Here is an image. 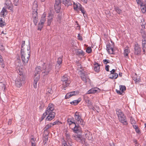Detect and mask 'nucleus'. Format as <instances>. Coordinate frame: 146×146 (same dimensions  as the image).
Listing matches in <instances>:
<instances>
[{
  "label": "nucleus",
  "instance_id": "4c0bfd02",
  "mask_svg": "<svg viewBox=\"0 0 146 146\" xmlns=\"http://www.w3.org/2000/svg\"><path fill=\"white\" fill-rule=\"evenodd\" d=\"M32 16L33 18H38V16L37 11H33Z\"/></svg>",
  "mask_w": 146,
  "mask_h": 146
},
{
  "label": "nucleus",
  "instance_id": "cd10ccee",
  "mask_svg": "<svg viewBox=\"0 0 146 146\" xmlns=\"http://www.w3.org/2000/svg\"><path fill=\"white\" fill-rule=\"evenodd\" d=\"M84 100L86 103L87 104L89 105L90 104V99L86 96V94H85L84 96Z\"/></svg>",
  "mask_w": 146,
  "mask_h": 146
},
{
  "label": "nucleus",
  "instance_id": "a211bd4d",
  "mask_svg": "<svg viewBox=\"0 0 146 146\" xmlns=\"http://www.w3.org/2000/svg\"><path fill=\"white\" fill-rule=\"evenodd\" d=\"M94 70L96 72L98 73L100 71V64H99L96 62H94Z\"/></svg>",
  "mask_w": 146,
  "mask_h": 146
},
{
  "label": "nucleus",
  "instance_id": "37998d69",
  "mask_svg": "<svg viewBox=\"0 0 146 146\" xmlns=\"http://www.w3.org/2000/svg\"><path fill=\"white\" fill-rule=\"evenodd\" d=\"M51 110V109H50V108L47 107L45 111V113L50 114V113H52V112H55Z\"/></svg>",
  "mask_w": 146,
  "mask_h": 146
},
{
  "label": "nucleus",
  "instance_id": "13d9d810",
  "mask_svg": "<svg viewBox=\"0 0 146 146\" xmlns=\"http://www.w3.org/2000/svg\"><path fill=\"white\" fill-rule=\"evenodd\" d=\"M22 70V69L21 68V69H19V73L18 71H17V72L19 73V76H20V75L23 76V73L21 71Z\"/></svg>",
  "mask_w": 146,
  "mask_h": 146
},
{
  "label": "nucleus",
  "instance_id": "c9c22d12",
  "mask_svg": "<svg viewBox=\"0 0 146 146\" xmlns=\"http://www.w3.org/2000/svg\"><path fill=\"white\" fill-rule=\"evenodd\" d=\"M119 89L122 92H123L126 90V87L124 85H120L119 86Z\"/></svg>",
  "mask_w": 146,
  "mask_h": 146
},
{
  "label": "nucleus",
  "instance_id": "b1692460",
  "mask_svg": "<svg viewBox=\"0 0 146 146\" xmlns=\"http://www.w3.org/2000/svg\"><path fill=\"white\" fill-rule=\"evenodd\" d=\"M62 146H72V143L68 142V143L64 139H62Z\"/></svg>",
  "mask_w": 146,
  "mask_h": 146
},
{
  "label": "nucleus",
  "instance_id": "052dcab7",
  "mask_svg": "<svg viewBox=\"0 0 146 146\" xmlns=\"http://www.w3.org/2000/svg\"><path fill=\"white\" fill-rule=\"evenodd\" d=\"M108 53L110 54H114V50L113 48L112 49H111L108 52Z\"/></svg>",
  "mask_w": 146,
  "mask_h": 146
},
{
  "label": "nucleus",
  "instance_id": "58836bf2",
  "mask_svg": "<svg viewBox=\"0 0 146 146\" xmlns=\"http://www.w3.org/2000/svg\"><path fill=\"white\" fill-rule=\"evenodd\" d=\"M2 18H0V26L1 27H3L6 25L5 23L2 20Z\"/></svg>",
  "mask_w": 146,
  "mask_h": 146
},
{
  "label": "nucleus",
  "instance_id": "7c9ffc66",
  "mask_svg": "<svg viewBox=\"0 0 146 146\" xmlns=\"http://www.w3.org/2000/svg\"><path fill=\"white\" fill-rule=\"evenodd\" d=\"M110 76L109 78H110L112 79H116L118 77V74L116 73L111 74H110Z\"/></svg>",
  "mask_w": 146,
  "mask_h": 146
},
{
  "label": "nucleus",
  "instance_id": "aec40b11",
  "mask_svg": "<svg viewBox=\"0 0 146 146\" xmlns=\"http://www.w3.org/2000/svg\"><path fill=\"white\" fill-rule=\"evenodd\" d=\"M99 88H92L91 89L89 90L87 94H94L97 93L98 91L99 90Z\"/></svg>",
  "mask_w": 146,
  "mask_h": 146
},
{
  "label": "nucleus",
  "instance_id": "603ef678",
  "mask_svg": "<svg viewBox=\"0 0 146 146\" xmlns=\"http://www.w3.org/2000/svg\"><path fill=\"white\" fill-rule=\"evenodd\" d=\"M62 65L60 64H56V65L55 69H60V68L61 67Z\"/></svg>",
  "mask_w": 146,
  "mask_h": 146
},
{
  "label": "nucleus",
  "instance_id": "864d4df0",
  "mask_svg": "<svg viewBox=\"0 0 146 146\" xmlns=\"http://www.w3.org/2000/svg\"><path fill=\"white\" fill-rule=\"evenodd\" d=\"M71 1L72 2V3H73L74 4V10H77L79 6L78 5H75L74 2H73L72 1Z\"/></svg>",
  "mask_w": 146,
  "mask_h": 146
},
{
  "label": "nucleus",
  "instance_id": "c03bdc74",
  "mask_svg": "<svg viewBox=\"0 0 146 146\" xmlns=\"http://www.w3.org/2000/svg\"><path fill=\"white\" fill-rule=\"evenodd\" d=\"M115 11L118 14H119L121 13L122 11L118 7H116L115 8Z\"/></svg>",
  "mask_w": 146,
  "mask_h": 146
},
{
  "label": "nucleus",
  "instance_id": "8fccbe9b",
  "mask_svg": "<svg viewBox=\"0 0 146 146\" xmlns=\"http://www.w3.org/2000/svg\"><path fill=\"white\" fill-rule=\"evenodd\" d=\"M25 45V41H23L22 42L21 44V50H23V51H24V48H23L24 46Z\"/></svg>",
  "mask_w": 146,
  "mask_h": 146
},
{
  "label": "nucleus",
  "instance_id": "bb28decb",
  "mask_svg": "<svg viewBox=\"0 0 146 146\" xmlns=\"http://www.w3.org/2000/svg\"><path fill=\"white\" fill-rule=\"evenodd\" d=\"M38 6L37 2L35 0L34 2V4L33 6V11H37Z\"/></svg>",
  "mask_w": 146,
  "mask_h": 146
},
{
  "label": "nucleus",
  "instance_id": "de8ad7c7",
  "mask_svg": "<svg viewBox=\"0 0 146 146\" xmlns=\"http://www.w3.org/2000/svg\"><path fill=\"white\" fill-rule=\"evenodd\" d=\"M47 107L50 108V109H51V110L53 111H54V105L50 103Z\"/></svg>",
  "mask_w": 146,
  "mask_h": 146
},
{
  "label": "nucleus",
  "instance_id": "4d7b16f0",
  "mask_svg": "<svg viewBox=\"0 0 146 146\" xmlns=\"http://www.w3.org/2000/svg\"><path fill=\"white\" fill-rule=\"evenodd\" d=\"M33 19L34 23L35 25H36L38 22V18H33Z\"/></svg>",
  "mask_w": 146,
  "mask_h": 146
},
{
  "label": "nucleus",
  "instance_id": "680f3d73",
  "mask_svg": "<svg viewBox=\"0 0 146 146\" xmlns=\"http://www.w3.org/2000/svg\"><path fill=\"white\" fill-rule=\"evenodd\" d=\"M109 61V60H107L106 59L103 60V62L104 64H107L110 62Z\"/></svg>",
  "mask_w": 146,
  "mask_h": 146
},
{
  "label": "nucleus",
  "instance_id": "f257e3e1",
  "mask_svg": "<svg viewBox=\"0 0 146 146\" xmlns=\"http://www.w3.org/2000/svg\"><path fill=\"white\" fill-rule=\"evenodd\" d=\"M72 2L70 0H55L54 7L56 13H58L60 12V3L64 4L66 6H69L71 5Z\"/></svg>",
  "mask_w": 146,
  "mask_h": 146
},
{
  "label": "nucleus",
  "instance_id": "9b49d317",
  "mask_svg": "<svg viewBox=\"0 0 146 146\" xmlns=\"http://www.w3.org/2000/svg\"><path fill=\"white\" fill-rule=\"evenodd\" d=\"M118 118L119 121L123 125H127L128 124L126 117L124 115L120 116Z\"/></svg>",
  "mask_w": 146,
  "mask_h": 146
},
{
  "label": "nucleus",
  "instance_id": "39448f33",
  "mask_svg": "<svg viewBox=\"0 0 146 146\" xmlns=\"http://www.w3.org/2000/svg\"><path fill=\"white\" fill-rule=\"evenodd\" d=\"M62 87L64 90L66 87L68 86L70 83V81L69 80V77L66 75H65L62 76L61 80Z\"/></svg>",
  "mask_w": 146,
  "mask_h": 146
},
{
  "label": "nucleus",
  "instance_id": "338daca9",
  "mask_svg": "<svg viewBox=\"0 0 146 146\" xmlns=\"http://www.w3.org/2000/svg\"><path fill=\"white\" fill-rule=\"evenodd\" d=\"M92 138V135L91 134H89V137H88V139L89 140H91Z\"/></svg>",
  "mask_w": 146,
  "mask_h": 146
},
{
  "label": "nucleus",
  "instance_id": "dca6fc26",
  "mask_svg": "<svg viewBox=\"0 0 146 146\" xmlns=\"http://www.w3.org/2000/svg\"><path fill=\"white\" fill-rule=\"evenodd\" d=\"M48 115L45 119L46 121H49L52 120L54 118L56 113L55 112H52L50 114H48Z\"/></svg>",
  "mask_w": 146,
  "mask_h": 146
},
{
  "label": "nucleus",
  "instance_id": "20e7f679",
  "mask_svg": "<svg viewBox=\"0 0 146 146\" xmlns=\"http://www.w3.org/2000/svg\"><path fill=\"white\" fill-rule=\"evenodd\" d=\"M45 63L42 66V69L41 70L42 73L44 74V75H47L49 73H50L52 69V66L50 64H46L45 66Z\"/></svg>",
  "mask_w": 146,
  "mask_h": 146
},
{
  "label": "nucleus",
  "instance_id": "e2e57ef3",
  "mask_svg": "<svg viewBox=\"0 0 146 146\" xmlns=\"http://www.w3.org/2000/svg\"><path fill=\"white\" fill-rule=\"evenodd\" d=\"M52 21V20H47V23L48 25L50 26Z\"/></svg>",
  "mask_w": 146,
  "mask_h": 146
},
{
  "label": "nucleus",
  "instance_id": "4468645a",
  "mask_svg": "<svg viewBox=\"0 0 146 146\" xmlns=\"http://www.w3.org/2000/svg\"><path fill=\"white\" fill-rule=\"evenodd\" d=\"M78 91H75L68 93L66 95L65 98L66 99H68L71 96H75L78 94Z\"/></svg>",
  "mask_w": 146,
  "mask_h": 146
},
{
  "label": "nucleus",
  "instance_id": "6e6552de",
  "mask_svg": "<svg viewBox=\"0 0 146 146\" xmlns=\"http://www.w3.org/2000/svg\"><path fill=\"white\" fill-rule=\"evenodd\" d=\"M46 21V16L43 15V16L41 17L40 22L38 25V30H41L43 27V24Z\"/></svg>",
  "mask_w": 146,
  "mask_h": 146
},
{
  "label": "nucleus",
  "instance_id": "3c124183",
  "mask_svg": "<svg viewBox=\"0 0 146 146\" xmlns=\"http://www.w3.org/2000/svg\"><path fill=\"white\" fill-rule=\"evenodd\" d=\"M92 51V49L90 47H88L87 48L86 51L88 53H90Z\"/></svg>",
  "mask_w": 146,
  "mask_h": 146
},
{
  "label": "nucleus",
  "instance_id": "f3484780",
  "mask_svg": "<svg viewBox=\"0 0 146 146\" xmlns=\"http://www.w3.org/2000/svg\"><path fill=\"white\" fill-rule=\"evenodd\" d=\"M41 71V70L40 67L38 66L36 67L35 70V74L34 75V77H38V75L39 77H40V73Z\"/></svg>",
  "mask_w": 146,
  "mask_h": 146
},
{
  "label": "nucleus",
  "instance_id": "bf43d9fd",
  "mask_svg": "<svg viewBox=\"0 0 146 146\" xmlns=\"http://www.w3.org/2000/svg\"><path fill=\"white\" fill-rule=\"evenodd\" d=\"M19 0H14V4L15 6H17L18 4Z\"/></svg>",
  "mask_w": 146,
  "mask_h": 146
},
{
  "label": "nucleus",
  "instance_id": "a878e982",
  "mask_svg": "<svg viewBox=\"0 0 146 146\" xmlns=\"http://www.w3.org/2000/svg\"><path fill=\"white\" fill-rule=\"evenodd\" d=\"M116 114L118 116V117L120 116H121L124 115L123 111L117 108L116 110Z\"/></svg>",
  "mask_w": 146,
  "mask_h": 146
},
{
  "label": "nucleus",
  "instance_id": "f8f14e48",
  "mask_svg": "<svg viewBox=\"0 0 146 146\" xmlns=\"http://www.w3.org/2000/svg\"><path fill=\"white\" fill-rule=\"evenodd\" d=\"M79 125L76 124L73 126L74 127L72 128V129L75 133H78L81 131V128Z\"/></svg>",
  "mask_w": 146,
  "mask_h": 146
},
{
  "label": "nucleus",
  "instance_id": "774afa93",
  "mask_svg": "<svg viewBox=\"0 0 146 146\" xmlns=\"http://www.w3.org/2000/svg\"><path fill=\"white\" fill-rule=\"evenodd\" d=\"M0 50L2 51H3L4 50V48L2 45H0Z\"/></svg>",
  "mask_w": 146,
  "mask_h": 146
},
{
  "label": "nucleus",
  "instance_id": "2eb2a0df",
  "mask_svg": "<svg viewBox=\"0 0 146 146\" xmlns=\"http://www.w3.org/2000/svg\"><path fill=\"white\" fill-rule=\"evenodd\" d=\"M52 127L51 124L50 123L47 124L44 128V133L46 135H48L49 131L48 129Z\"/></svg>",
  "mask_w": 146,
  "mask_h": 146
},
{
  "label": "nucleus",
  "instance_id": "a18cd8bd",
  "mask_svg": "<svg viewBox=\"0 0 146 146\" xmlns=\"http://www.w3.org/2000/svg\"><path fill=\"white\" fill-rule=\"evenodd\" d=\"M53 14L50 13H49L48 14V20H52L53 18Z\"/></svg>",
  "mask_w": 146,
  "mask_h": 146
},
{
  "label": "nucleus",
  "instance_id": "5701e85b",
  "mask_svg": "<svg viewBox=\"0 0 146 146\" xmlns=\"http://www.w3.org/2000/svg\"><path fill=\"white\" fill-rule=\"evenodd\" d=\"M142 49L143 52L145 53L146 51V40L145 39H142Z\"/></svg>",
  "mask_w": 146,
  "mask_h": 146
},
{
  "label": "nucleus",
  "instance_id": "49530a36",
  "mask_svg": "<svg viewBox=\"0 0 146 146\" xmlns=\"http://www.w3.org/2000/svg\"><path fill=\"white\" fill-rule=\"evenodd\" d=\"M62 57H59L57 60V64H60L62 65Z\"/></svg>",
  "mask_w": 146,
  "mask_h": 146
},
{
  "label": "nucleus",
  "instance_id": "f03ea898",
  "mask_svg": "<svg viewBox=\"0 0 146 146\" xmlns=\"http://www.w3.org/2000/svg\"><path fill=\"white\" fill-rule=\"evenodd\" d=\"M30 46L27 49V52L26 53L25 51H23V50H21V56L23 64L25 66L28 62L30 57Z\"/></svg>",
  "mask_w": 146,
  "mask_h": 146
},
{
  "label": "nucleus",
  "instance_id": "4be33fe9",
  "mask_svg": "<svg viewBox=\"0 0 146 146\" xmlns=\"http://www.w3.org/2000/svg\"><path fill=\"white\" fill-rule=\"evenodd\" d=\"M5 4L6 5V7L8 9L12 10L13 9L11 7V2L10 0H6L5 2Z\"/></svg>",
  "mask_w": 146,
  "mask_h": 146
},
{
  "label": "nucleus",
  "instance_id": "9d476101",
  "mask_svg": "<svg viewBox=\"0 0 146 146\" xmlns=\"http://www.w3.org/2000/svg\"><path fill=\"white\" fill-rule=\"evenodd\" d=\"M134 50V53L135 55H137L140 54L141 52V49L138 43L135 44Z\"/></svg>",
  "mask_w": 146,
  "mask_h": 146
},
{
  "label": "nucleus",
  "instance_id": "6ab92c4d",
  "mask_svg": "<svg viewBox=\"0 0 146 146\" xmlns=\"http://www.w3.org/2000/svg\"><path fill=\"white\" fill-rule=\"evenodd\" d=\"M130 52V50L128 47L124 50L123 55L124 57L125 58L127 59L129 58V54Z\"/></svg>",
  "mask_w": 146,
  "mask_h": 146
},
{
  "label": "nucleus",
  "instance_id": "72a5a7b5",
  "mask_svg": "<svg viewBox=\"0 0 146 146\" xmlns=\"http://www.w3.org/2000/svg\"><path fill=\"white\" fill-rule=\"evenodd\" d=\"M133 80L136 82H140V79L138 78L137 74H135V75L133 77Z\"/></svg>",
  "mask_w": 146,
  "mask_h": 146
},
{
  "label": "nucleus",
  "instance_id": "e433bc0d",
  "mask_svg": "<svg viewBox=\"0 0 146 146\" xmlns=\"http://www.w3.org/2000/svg\"><path fill=\"white\" fill-rule=\"evenodd\" d=\"M43 135L44 136L43 138V142L44 143V144H45L46 143L48 140V135H46V134H44V133Z\"/></svg>",
  "mask_w": 146,
  "mask_h": 146
},
{
  "label": "nucleus",
  "instance_id": "7ed1b4c3",
  "mask_svg": "<svg viewBox=\"0 0 146 146\" xmlns=\"http://www.w3.org/2000/svg\"><path fill=\"white\" fill-rule=\"evenodd\" d=\"M82 117V114L80 112L77 111L75 112L74 115V117L76 124L82 125H84V123Z\"/></svg>",
  "mask_w": 146,
  "mask_h": 146
},
{
  "label": "nucleus",
  "instance_id": "69168bd1",
  "mask_svg": "<svg viewBox=\"0 0 146 146\" xmlns=\"http://www.w3.org/2000/svg\"><path fill=\"white\" fill-rule=\"evenodd\" d=\"M116 91L118 94H119V95L122 94V92H121V91H120L119 90H117L116 89Z\"/></svg>",
  "mask_w": 146,
  "mask_h": 146
},
{
  "label": "nucleus",
  "instance_id": "473e14b6",
  "mask_svg": "<svg viewBox=\"0 0 146 146\" xmlns=\"http://www.w3.org/2000/svg\"><path fill=\"white\" fill-rule=\"evenodd\" d=\"M81 99L79 98L78 100H75L72 102L70 103L72 105H76L80 101Z\"/></svg>",
  "mask_w": 146,
  "mask_h": 146
},
{
  "label": "nucleus",
  "instance_id": "412c9836",
  "mask_svg": "<svg viewBox=\"0 0 146 146\" xmlns=\"http://www.w3.org/2000/svg\"><path fill=\"white\" fill-rule=\"evenodd\" d=\"M67 122L70 126L76 124L74 118L73 117L68 118Z\"/></svg>",
  "mask_w": 146,
  "mask_h": 146
},
{
  "label": "nucleus",
  "instance_id": "c756f323",
  "mask_svg": "<svg viewBox=\"0 0 146 146\" xmlns=\"http://www.w3.org/2000/svg\"><path fill=\"white\" fill-rule=\"evenodd\" d=\"M77 70H79V74L80 73V71H81L82 72H84V69L83 67H82L81 64L79 63H77Z\"/></svg>",
  "mask_w": 146,
  "mask_h": 146
},
{
  "label": "nucleus",
  "instance_id": "2f4dec72",
  "mask_svg": "<svg viewBox=\"0 0 146 146\" xmlns=\"http://www.w3.org/2000/svg\"><path fill=\"white\" fill-rule=\"evenodd\" d=\"M76 54L78 55L84 56L85 55V53L82 50L78 49L76 51Z\"/></svg>",
  "mask_w": 146,
  "mask_h": 146
},
{
  "label": "nucleus",
  "instance_id": "0eeeda50",
  "mask_svg": "<svg viewBox=\"0 0 146 146\" xmlns=\"http://www.w3.org/2000/svg\"><path fill=\"white\" fill-rule=\"evenodd\" d=\"M74 139L77 141L82 144H84L85 143V138L82 137L81 135L78 134L74 136Z\"/></svg>",
  "mask_w": 146,
  "mask_h": 146
},
{
  "label": "nucleus",
  "instance_id": "79ce46f5",
  "mask_svg": "<svg viewBox=\"0 0 146 146\" xmlns=\"http://www.w3.org/2000/svg\"><path fill=\"white\" fill-rule=\"evenodd\" d=\"M78 5H79L78 9L81 11L84 15L85 13L86 12V11H84V8L82 7L80 4H78Z\"/></svg>",
  "mask_w": 146,
  "mask_h": 146
},
{
  "label": "nucleus",
  "instance_id": "f704fd0d",
  "mask_svg": "<svg viewBox=\"0 0 146 146\" xmlns=\"http://www.w3.org/2000/svg\"><path fill=\"white\" fill-rule=\"evenodd\" d=\"M62 14L59 13L58 15L56 18L57 22L59 23H61V21Z\"/></svg>",
  "mask_w": 146,
  "mask_h": 146
},
{
  "label": "nucleus",
  "instance_id": "09e8293b",
  "mask_svg": "<svg viewBox=\"0 0 146 146\" xmlns=\"http://www.w3.org/2000/svg\"><path fill=\"white\" fill-rule=\"evenodd\" d=\"M48 114V113H46L45 112L42 116L40 119V121H42L43 119H44L46 117V115Z\"/></svg>",
  "mask_w": 146,
  "mask_h": 146
},
{
  "label": "nucleus",
  "instance_id": "5fc2aeb1",
  "mask_svg": "<svg viewBox=\"0 0 146 146\" xmlns=\"http://www.w3.org/2000/svg\"><path fill=\"white\" fill-rule=\"evenodd\" d=\"M31 146H35L36 145L35 143V141L34 140V139L32 138L31 139Z\"/></svg>",
  "mask_w": 146,
  "mask_h": 146
},
{
  "label": "nucleus",
  "instance_id": "ddd939ff",
  "mask_svg": "<svg viewBox=\"0 0 146 146\" xmlns=\"http://www.w3.org/2000/svg\"><path fill=\"white\" fill-rule=\"evenodd\" d=\"M142 29L140 31V33H141V36L143 39H145L146 38V32H145V25H142Z\"/></svg>",
  "mask_w": 146,
  "mask_h": 146
},
{
  "label": "nucleus",
  "instance_id": "423d86ee",
  "mask_svg": "<svg viewBox=\"0 0 146 146\" xmlns=\"http://www.w3.org/2000/svg\"><path fill=\"white\" fill-rule=\"evenodd\" d=\"M25 80L24 76H18L17 78V81L16 82V84L17 86L20 88L24 84Z\"/></svg>",
  "mask_w": 146,
  "mask_h": 146
},
{
  "label": "nucleus",
  "instance_id": "c85d7f7f",
  "mask_svg": "<svg viewBox=\"0 0 146 146\" xmlns=\"http://www.w3.org/2000/svg\"><path fill=\"white\" fill-rule=\"evenodd\" d=\"M113 44L111 45L110 44H108L106 45V50L108 52L111 49L114 47V43H113Z\"/></svg>",
  "mask_w": 146,
  "mask_h": 146
},
{
  "label": "nucleus",
  "instance_id": "6e6d98bb",
  "mask_svg": "<svg viewBox=\"0 0 146 146\" xmlns=\"http://www.w3.org/2000/svg\"><path fill=\"white\" fill-rule=\"evenodd\" d=\"M130 121H131V124L133 125L134 124L136 123V121L134 120V119L132 117H131L130 119Z\"/></svg>",
  "mask_w": 146,
  "mask_h": 146
},
{
  "label": "nucleus",
  "instance_id": "ea45409f",
  "mask_svg": "<svg viewBox=\"0 0 146 146\" xmlns=\"http://www.w3.org/2000/svg\"><path fill=\"white\" fill-rule=\"evenodd\" d=\"M136 1L137 4L138 5H139L140 6L143 5V4L145 3L146 2V0H145V2L144 3H143L142 1L141 0H136Z\"/></svg>",
  "mask_w": 146,
  "mask_h": 146
},
{
  "label": "nucleus",
  "instance_id": "393cba45",
  "mask_svg": "<svg viewBox=\"0 0 146 146\" xmlns=\"http://www.w3.org/2000/svg\"><path fill=\"white\" fill-rule=\"evenodd\" d=\"M40 77H39L38 75V77H34V81L33 82V85L34 87L35 88H37V83Z\"/></svg>",
  "mask_w": 146,
  "mask_h": 146
},
{
  "label": "nucleus",
  "instance_id": "a19ab883",
  "mask_svg": "<svg viewBox=\"0 0 146 146\" xmlns=\"http://www.w3.org/2000/svg\"><path fill=\"white\" fill-rule=\"evenodd\" d=\"M136 1L137 4L138 5H139L140 6L143 5V4L145 3L146 2V0H145V2L144 3H143L142 1L141 0H136Z\"/></svg>",
  "mask_w": 146,
  "mask_h": 146
},
{
  "label": "nucleus",
  "instance_id": "0e129e2a",
  "mask_svg": "<svg viewBox=\"0 0 146 146\" xmlns=\"http://www.w3.org/2000/svg\"><path fill=\"white\" fill-rule=\"evenodd\" d=\"M109 67H110V66L109 65H107L106 66L105 69L108 72H109Z\"/></svg>",
  "mask_w": 146,
  "mask_h": 146
},
{
  "label": "nucleus",
  "instance_id": "1a4fd4ad",
  "mask_svg": "<svg viewBox=\"0 0 146 146\" xmlns=\"http://www.w3.org/2000/svg\"><path fill=\"white\" fill-rule=\"evenodd\" d=\"M85 72H82L80 71V73L79 74L80 75V77L82 80L85 83L87 82L88 81H90V79L85 74Z\"/></svg>",
  "mask_w": 146,
  "mask_h": 146
}]
</instances>
